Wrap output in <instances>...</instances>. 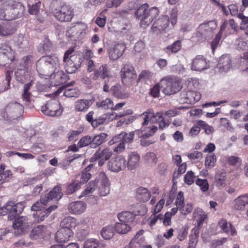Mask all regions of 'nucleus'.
Listing matches in <instances>:
<instances>
[{
  "mask_svg": "<svg viewBox=\"0 0 248 248\" xmlns=\"http://www.w3.org/2000/svg\"><path fill=\"white\" fill-rule=\"evenodd\" d=\"M36 70L40 75L49 77L55 81L65 82L66 75L60 70L58 58L55 55L46 56L40 58L36 64Z\"/></svg>",
  "mask_w": 248,
  "mask_h": 248,
  "instance_id": "nucleus-1",
  "label": "nucleus"
},
{
  "mask_svg": "<svg viewBox=\"0 0 248 248\" xmlns=\"http://www.w3.org/2000/svg\"><path fill=\"white\" fill-rule=\"evenodd\" d=\"M148 5L146 3L141 5L136 11L135 15L140 20V26L146 28L156 17L159 14V10L156 7H152L147 10Z\"/></svg>",
  "mask_w": 248,
  "mask_h": 248,
  "instance_id": "nucleus-2",
  "label": "nucleus"
},
{
  "mask_svg": "<svg viewBox=\"0 0 248 248\" xmlns=\"http://www.w3.org/2000/svg\"><path fill=\"white\" fill-rule=\"evenodd\" d=\"M87 70L89 73L93 72L91 75V78L95 81L99 78L107 80L110 79L112 78L110 68L107 64H102L98 67L93 60L88 62Z\"/></svg>",
  "mask_w": 248,
  "mask_h": 248,
  "instance_id": "nucleus-3",
  "label": "nucleus"
},
{
  "mask_svg": "<svg viewBox=\"0 0 248 248\" xmlns=\"http://www.w3.org/2000/svg\"><path fill=\"white\" fill-rule=\"evenodd\" d=\"M73 52V48L69 49L66 51L63 56L64 68L66 72L69 74L74 73L81 64L80 57L72 55Z\"/></svg>",
  "mask_w": 248,
  "mask_h": 248,
  "instance_id": "nucleus-4",
  "label": "nucleus"
},
{
  "mask_svg": "<svg viewBox=\"0 0 248 248\" xmlns=\"http://www.w3.org/2000/svg\"><path fill=\"white\" fill-rule=\"evenodd\" d=\"M161 91L165 95H171L178 92L181 89L180 82L176 78L166 77L159 82Z\"/></svg>",
  "mask_w": 248,
  "mask_h": 248,
  "instance_id": "nucleus-5",
  "label": "nucleus"
},
{
  "mask_svg": "<svg viewBox=\"0 0 248 248\" xmlns=\"http://www.w3.org/2000/svg\"><path fill=\"white\" fill-rule=\"evenodd\" d=\"M5 6L7 8L8 21L19 18L24 15L25 7L19 2L8 0L5 2Z\"/></svg>",
  "mask_w": 248,
  "mask_h": 248,
  "instance_id": "nucleus-6",
  "label": "nucleus"
},
{
  "mask_svg": "<svg viewBox=\"0 0 248 248\" xmlns=\"http://www.w3.org/2000/svg\"><path fill=\"white\" fill-rule=\"evenodd\" d=\"M24 209V205L21 202L14 204L9 202L3 207L0 208V216H8V217H24L19 216Z\"/></svg>",
  "mask_w": 248,
  "mask_h": 248,
  "instance_id": "nucleus-7",
  "label": "nucleus"
},
{
  "mask_svg": "<svg viewBox=\"0 0 248 248\" xmlns=\"http://www.w3.org/2000/svg\"><path fill=\"white\" fill-rule=\"evenodd\" d=\"M23 109L21 104L17 102H12L6 105L1 114L7 120H15L20 116Z\"/></svg>",
  "mask_w": 248,
  "mask_h": 248,
  "instance_id": "nucleus-8",
  "label": "nucleus"
},
{
  "mask_svg": "<svg viewBox=\"0 0 248 248\" xmlns=\"http://www.w3.org/2000/svg\"><path fill=\"white\" fill-rule=\"evenodd\" d=\"M52 14L56 18L61 22L70 21L74 15L73 9L67 5L52 9Z\"/></svg>",
  "mask_w": 248,
  "mask_h": 248,
  "instance_id": "nucleus-9",
  "label": "nucleus"
},
{
  "mask_svg": "<svg viewBox=\"0 0 248 248\" xmlns=\"http://www.w3.org/2000/svg\"><path fill=\"white\" fill-rule=\"evenodd\" d=\"M41 110L44 114L52 117L61 115L63 111L59 102L56 99L47 101L45 106L41 107Z\"/></svg>",
  "mask_w": 248,
  "mask_h": 248,
  "instance_id": "nucleus-10",
  "label": "nucleus"
},
{
  "mask_svg": "<svg viewBox=\"0 0 248 248\" xmlns=\"http://www.w3.org/2000/svg\"><path fill=\"white\" fill-rule=\"evenodd\" d=\"M122 81L125 85H130L137 77L136 71L133 65L129 64L124 65L120 71Z\"/></svg>",
  "mask_w": 248,
  "mask_h": 248,
  "instance_id": "nucleus-11",
  "label": "nucleus"
},
{
  "mask_svg": "<svg viewBox=\"0 0 248 248\" xmlns=\"http://www.w3.org/2000/svg\"><path fill=\"white\" fill-rule=\"evenodd\" d=\"M130 113H131V111L129 110L127 113L120 112L119 114H116L115 113L105 114L97 118L94 119L93 122L92 126L94 128H95L99 125L107 124L114 119L124 117L125 115Z\"/></svg>",
  "mask_w": 248,
  "mask_h": 248,
  "instance_id": "nucleus-12",
  "label": "nucleus"
},
{
  "mask_svg": "<svg viewBox=\"0 0 248 248\" xmlns=\"http://www.w3.org/2000/svg\"><path fill=\"white\" fill-rule=\"evenodd\" d=\"M97 181L99 183L98 186V194L100 196H106L110 192V184L104 172L101 171L98 173Z\"/></svg>",
  "mask_w": 248,
  "mask_h": 248,
  "instance_id": "nucleus-13",
  "label": "nucleus"
},
{
  "mask_svg": "<svg viewBox=\"0 0 248 248\" xmlns=\"http://www.w3.org/2000/svg\"><path fill=\"white\" fill-rule=\"evenodd\" d=\"M126 160L122 155H118L108 161L107 167L108 170L113 172H118L126 167Z\"/></svg>",
  "mask_w": 248,
  "mask_h": 248,
  "instance_id": "nucleus-14",
  "label": "nucleus"
},
{
  "mask_svg": "<svg viewBox=\"0 0 248 248\" xmlns=\"http://www.w3.org/2000/svg\"><path fill=\"white\" fill-rule=\"evenodd\" d=\"M14 58V51L7 44L0 47V65L3 66L12 62Z\"/></svg>",
  "mask_w": 248,
  "mask_h": 248,
  "instance_id": "nucleus-15",
  "label": "nucleus"
},
{
  "mask_svg": "<svg viewBox=\"0 0 248 248\" xmlns=\"http://www.w3.org/2000/svg\"><path fill=\"white\" fill-rule=\"evenodd\" d=\"M131 211H123L117 215V217H128L129 216H143L147 212L146 206L143 204H137L132 205Z\"/></svg>",
  "mask_w": 248,
  "mask_h": 248,
  "instance_id": "nucleus-16",
  "label": "nucleus"
},
{
  "mask_svg": "<svg viewBox=\"0 0 248 248\" xmlns=\"http://www.w3.org/2000/svg\"><path fill=\"white\" fill-rule=\"evenodd\" d=\"M63 193L60 186H55L49 193L41 196V202L47 203L51 200L58 201L62 197Z\"/></svg>",
  "mask_w": 248,
  "mask_h": 248,
  "instance_id": "nucleus-17",
  "label": "nucleus"
},
{
  "mask_svg": "<svg viewBox=\"0 0 248 248\" xmlns=\"http://www.w3.org/2000/svg\"><path fill=\"white\" fill-rule=\"evenodd\" d=\"M113 154L112 151L109 148H106L102 150L99 149L94 154L92 159L98 160V164L99 166H102L105 162L108 160Z\"/></svg>",
  "mask_w": 248,
  "mask_h": 248,
  "instance_id": "nucleus-18",
  "label": "nucleus"
},
{
  "mask_svg": "<svg viewBox=\"0 0 248 248\" xmlns=\"http://www.w3.org/2000/svg\"><path fill=\"white\" fill-rule=\"evenodd\" d=\"M23 66L22 64L16 65V69L15 72L16 80L21 83H24L27 81L31 80V71L24 69Z\"/></svg>",
  "mask_w": 248,
  "mask_h": 248,
  "instance_id": "nucleus-19",
  "label": "nucleus"
},
{
  "mask_svg": "<svg viewBox=\"0 0 248 248\" xmlns=\"http://www.w3.org/2000/svg\"><path fill=\"white\" fill-rule=\"evenodd\" d=\"M163 113L162 112H157L155 113L151 110L144 112L141 115V117L143 119L142 125L144 126L147 125L149 123V118L151 123H157L163 118Z\"/></svg>",
  "mask_w": 248,
  "mask_h": 248,
  "instance_id": "nucleus-20",
  "label": "nucleus"
},
{
  "mask_svg": "<svg viewBox=\"0 0 248 248\" xmlns=\"http://www.w3.org/2000/svg\"><path fill=\"white\" fill-rule=\"evenodd\" d=\"M169 18L167 16H163L156 20L153 23L152 30L156 34L164 31L168 26Z\"/></svg>",
  "mask_w": 248,
  "mask_h": 248,
  "instance_id": "nucleus-21",
  "label": "nucleus"
},
{
  "mask_svg": "<svg viewBox=\"0 0 248 248\" xmlns=\"http://www.w3.org/2000/svg\"><path fill=\"white\" fill-rule=\"evenodd\" d=\"M125 49V45L122 43L110 46L108 50L109 59L113 61L118 59L122 56Z\"/></svg>",
  "mask_w": 248,
  "mask_h": 248,
  "instance_id": "nucleus-22",
  "label": "nucleus"
},
{
  "mask_svg": "<svg viewBox=\"0 0 248 248\" xmlns=\"http://www.w3.org/2000/svg\"><path fill=\"white\" fill-rule=\"evenodd\" d=\"M217 27V22L215 20L209 21L207 23L201 24L198 27V31L205 37L209 36Z\"/></svg>",
  "mask_w": 248,
  "mask_h": 248,
  "instance_id": "nucleus-23",
  "label": "nucleus"
},
{
  "mask_svg": "<svg viewBox=\"0 0 248 248\" xmlns=\"http://www.w3.org/2000/svg\"><path fill=\"white\" fill-rule=\"evenodd\" d=\"M72 230L61 228L56 233L55 240L58 243H66L73 236Z\"/></svg>",
  "mask_w": 248,
  "mask_h": 248,
  "instance_id": "nucleus-24",
  "label": "nucleus"
},
{
  "mask_svg": "<svg viewBox=\"0 0 248 248\" xmlns=\"http://www.w3.org/2000/svg\"><path fill=\"white\" fill-rule=\"evenodd\" d=\"M50 236V232L47 230L45 226H38L34 227L31 232V237L32 239L37 238L47 239Z\"/></svg>",
  "mask_w": 248,
  "mask_h": 248,
  "instance_id": "nucleus-25",
  "label": "nucleus"
},
{
  "mask_svg": "<svg viewBox=\"0 0 248 248\" xmlns=\"http://www.w3.org/2000/svg\"><path fill=\"white\" fill-rule=\"evenodd\" d=\"M207 67V62L203 56L198 55L193 60L191 66L192 70L201 71L205 69Z\"/></svg>",
  "mask_w": 248,
  "mask_h": 248,
  "instance_id": "nucleus-26",
  "label": "nucleus"
},
{
  "mask_svg": "<svg viewBox=\"0 0 248 248\" xmlns=\"http://www.w3.org/2000/svg\"><path fill=\"white\" fill-rule=\"evenodd\" d=\"M231 66V58L229 55H223L219 58L217 68L220 72H227Z\"/></svg>",
  "mask_w": 248,
  "mask_h": 248,
  "instance_id": "nucleus-27",
  "label": "nucleus"
},
{
  "mask_svg": "<svg viewBox=\"0 0 248 248\" xmlns=\"http://www.w3.org/2000/svg\"><path fill=\"white\" fill-rule=\"evenodd\" d=\"M200 97L196 92L188 91L181 93V99L184 103L187 104H194L200 99Z\"/></svg>",
  "mask_w": 248,
  "mask_h": 248,
  "instance_id": "nucleus-28",
  "label": "nucleus"
},
{
  "mask_svg": "<svg viewBox=\"0 0 248 248\" xmlns=\"http://www.w3.org/2000/svg\"><path fill=\"white\" fill-rule=\"evenodd\" d=\"M119 221L114 225L115 231L119 234H124L128 232L131 227L128 220H122L119 218Z\"/></svg>",
  "mask_w": 248,
  "mask_h": 248,
  "instance_id": "nucleus-29",
  "label": "nucleus"
},
{
  "mask_svg": "<svg viewBox=\"0 0 248 248\" xmlns=\"http://www.w3.org/2000/svg\"><path fill=\"white\" fill-rule=\"evenodd\" d=\"M86 207V204L83 202H72L68 206L69 211L73 214L80 215L83 213Z\"/></svg>",
  "mask_w": 248,
  "mask_h": 248,
  "instance_id": "nucleus-30",
  "label": "nucleus"
},
{
  "mask_svg": "<svg viewBox=\"0 0 248 248\" xmlns=\"http://www.w3.org/2000/svg\"><path fill=\"white\" fill-rule=\"evenodd\" d=\"M248 204V193L241 195L234 201V208L238 211H244Z\"/></svg>",
  "mask_w": 248,
  "mask_h": 248,
  "instance_id": "nucleus-31",
  "label": "nucleus"
},
{
  "mask_svg": "<svg viewBox=\"0 0 248 248\" xmlns=\"http://www.w3.org/2000/svg\"><path fill=\"white\" fill-rule=\"evenodd\" d=\"M151 197V193L148 190L143 187H140L136 190V198L140 202H146Z\"/></svg>",
  "mask_w": 248,
  "mask_h": 248,
  "instance_id": "nucleus-32",
  "label": "nucleus"
},
{
  "mask_svg": "<svg viewBox=\"0 0 248 248\" xmlns=\"http://www.w3.org/2000/svg\"><path fill=\"white\" fill-rule=\"evenodd\" d=\"M140 156L137 153H131L128 157L127 168L129 170L135 169L139 164Z\"/></svg>",
  "mask_w": 248,
  "mask_h": 248,
  "instance_id": "nucleus-33",
  "label": "nucleus"
},
{
  "mask_svg": "<svg viewBox=\"0 0 248 248\" xmlns=\"http://www.w3.org/2000/svg\"><path fill=\"white\" fill-rule=\"evenodd\" d=\"M94 100L79 99L75 102L76 109L78 111H86L93 103Z\"/></svg>",
  "mask_w": 248,
  "mask_h": 248,
  "instance_id": "nucleus-34",
  "label": "nucleus"
},
{
  "mask_svg": "<svg viewBox=\"0 0 248 248\" xmlns=\"http://www.w3.org/2000/svg\"><path fill=\"white\" fill-rule=\"evenodd\" d=\"M16 29L11 23L5 22L0 24V35L8 36L15 33Z\"/></svg>",
  "mask_w": 248,
  "mask_h": 248,
  "instance_id": "nucleus-35",
  "label": "nucleus"
},
{
  "mask_svg": "<svg viewBox=\"0 0 248 248\" xmlns=\"http://www.w3.org/2000/svg\"><path fill=\"white\" fill-rule=\"evenodd\" d=\"M107 137L106 133H101L92 137V148H95L105 142Z\"/></svg>",
  "mask_w": 248,
  "mask_h": 248,
  "instance_id": "nucleus-36",
  "label": "nucleus"
},
{
  "mask_svg": "<svg viewBox=\"0 0 248 248\" xmlns=\"http://www.w3.org/2000/svg\"><path fill=\"white\" fill-rule=\"evenodd\" d=\"M78 222L76 218H63L61 222V226L62 228L68 229L72 230L75 228Z\"/></svg>",
  "mask_w": 248,
  "mask_h": 248,
  "instance_id": "nucleus-37",
  "label": "nucleus"
},
{
  "mask_svg": "<svg viewBox=\"0 0 248 248\" xmlns=\"http://www.w3.org/2000/svg\"><path fill=\"white\" fill-rule=\"evenodd\" d=\"M99 183L97 181V177L93 181H91L87 185V188L81 193L80 195L78 197L80 199L83 197L84 195H88L90 193L93 192L96 188L98 189V186Z\"/></svg>",
  "mask_w": 248,
  "mask_h": 248,
  "instance_id": "nucleus-38",
  "label": "nucleus"
},
{
  "mask_svg": "<svg viewBox=\"0 0 248 248\" xmlns=\"http://www.w3.org/2000/svg\"><path fill=\"white\" fill-rule=\"evenodd\" d=\"M33 64V58L31 55H28L24 57L19 62L17 65L22 64L23 68L31 71L32 64Z\"/></svg>",
  "mask_w": 248,
  "mask_h": 248,
  "instance_id": "nucleus-39",
  "label": "nucleus"
},
{
  "mask_svg": "<svg viewBox=\"0 0 248 248\" xmlns=\"http://www.w3.org/2000/svg\"><path fill=\"white\" fill-rule=\"evenodd\" d=\"M114 227L108 225L104 227L101 231V235L105 240L111 239L114 235Z\"/></svg>",
  "mask_w": 248,
  "mask_h": 248,
  "instance_id": "nucleus-40",
  "label": "nucleus"
},
{
  "mask_svg": "<svg viewBox=\"0 0 248 248\" xmlns=\"http://www.w3.org/2000/svg\"><path fill=\"white\" fill-rule=\"evenodd\" d=\"M15 220L14 221L13 224V227L14 229L18 230V232L19 231H20L19 233L21 234V233H23L24 232L26 231V225L25 223H24L22 218H15Z\"/></svg>",
  "mask_w": 248,
  "mask_h": 248,
  "instance_id": "nucleus-41",
  "label": "nucleus"
},
{
  "mask_svg": "<svg viewBox=\"0 0 248 248\" xmlns=\"http://www.w3.org/2000/svg\"><path fill=\"white\" fill-rule=\"evenodd\" d=\"M182 46L181 42L180 40L175 41L172 44L167 46L166 48V52L169 55L170 53H176L178 52Z\"/></svg>",
  "mask_w": 248,
  "mask_h": 248,
  "instance_id": "nucleus-42",
  "label": "nucleus"
},
{
  "mask_svg": "<svg viewBox=\"0 0 248 248\" xmlns=\"http://www.w3.org/2000/svg\"><path fill=\"white\" fill-rule=\"evenodd\" d=\"M34 2L30 1L28 4L29 12L30 14L36 15L39 12L41 1L39 0H34Z\"/></svg>",
  "mask_w": 248,
  "mask_h": 248,
  "instance_id": "nucleus-43",
  "label": "nucleus"
},
{
  "mask_svg": "<svg viewBox=\"0 0 248 248\" xmlns=\"http://www.w3.org/2000/svg\"><path fill=\"white\" fill-rule=\"evenodd\" d=\"M184 201V193L180 191L178 193L176 201L175 204L177 207H179V209L182 210V213H184V215L186 214V212L184 210V207L183 206Z\"/></svg>",
  "mask_w": 248,
  "mask_h": 248,
  "instance_id": "nucleus-44",
  "label": "nucleus"
},
{
  "mask_svg": "<svg viewBox=\"0 0 248 248\" xmlns=\"http://www.w3.org/2000/svg\"><path fill=\"white\" fill-rule=\"evenodd\" d=\"M96 106L98 108H101L103 109H112L113 103L109 98H106L105 100L101 102H97L96 103Z\"/></svg>",
  "mask_w": 248,
  "mask_h": 248,
  "instance_id": "nucleus-45",
  "label": "nucleus"
},
{
  "mask_svg": "<svg viewBox=\"0 0 248 248\" xmlns=\"http://www.w3.org/2000/svg\"><path fill=\"white\" fill-rule=\"evenodd\" d=\"M11 72L7 71L5 74V79L2 81V83L0 85V92H4L9 88L11 80Z\"/></svg>",
  "mask_w": 248,
  "mask_h": 248,
  "instance_id": "nucleus-46",
  "label": "nucleus"
},
{
  "mask_svg": "<svg viewBox=\"0 0 248 248\" xmlns=\"http://www.w3.org/2000/svg\"><path fill=\"white\" fill-rule=\"evenodd\" d=\"M120 136L122 138V142L125 144H129L132 142L134 138V132L126 133L123 132L120 133Z\"/></svg>",
  "mask_w": 248,
  "mask_h": 248,
  "instance_id": "nucleus-47",
  "label": "nucleus"
},
{
  "mask_svg": "<svg viewBox=\"0 0 248 248\" xmlns=\"http://www.w3.org/2000/svg\"><path fill=\"white\" fill-rule=\"evenodd\" d=\"M32 86V80H30V81L24 85L23 87V93H22V97L23 99H24L26 101H29L31 95V93L30 92V90L31 87Z\"/></svg>",
  "mask_w": 248,
  "mask_h": 248,
  "instance_id": "nucleus-48",
  "label": "nucleus"
},
{
  "mask_svg": "<svg viewBox=\"0 0 248 248\" xmlns=\"http://www.w3.org/2000/svg\"><path fill=\"white\" fill-rule=\"evenodd\" d=\"M197 124L204 129L205 133L208 135L212 134L214 131L213 127L208 125L204 121L199 120L197 122Z\"/></svg>",
  "mask_w": 248,
  "mask_h": 248,
  "instance_id": "nucleus-49",
  "label": "nucleus"
},
{
  "mask_svg": "<svg viewBox=\"0 0 248 248\" xmlns=\"http://www.w3.org/2000/svg\"><path fill=\"white\" fill-rule=\"evenodd\" d=\"M216 161V157L214 154H209L205 158V165L208 168H213L215 165Z\"/></svg>",
  "mask_w": 248,
  "mask_h": 248,
  "instance_id": "nucleus-50",
  "label": "nucleus"
},
{
  "mask_svg": "<svg viewBox=\"0 0 248 248\" xmlns=\"http://www.w3.org/2000/svg\"><path fill=\"white\" fill-rule=\"evenodd\" d=\"M5 167L4 164H1L0 166V181H1V183L12 175V172L9 170H4Z\"/></svg>",
  "mask_w": 248,
  "mask_h": 248,
  "instance_id": "nucleus-51",
  "label": "nucleus"
},
{
  "mask_svg": "<svg viewBox=\"0 0 248 248\" xmlns=\"http://www.w3.org/2000/svg\"><path fill=\"white\" fill-rule=\"evenodd\" d=\"M110 91H111L113 94L117 98H123L124 95L122 93V89L120 84H117L113 86L111 88Z\"/></svg>",
  "mask_w": 248,
  "mask_h": 248,
  "instance_id": "nucleus-52",
  "label": "nucleus"
},
{
  "mask_svg": "<svg viewBox=\"0 0 248 248\" xmlns=\"http://www.w3.org/2000/svg\"><path fill=\"white\" fill-rule=\"evenodd\" d=\"M92 137L86 136L80 140L78 143V145L79 147L82 148L90 145V146L92 148Z\"/></svg>",
  "mask_w": 248,
  "mask_h": 248,
  "instance_id": "nucleus-53",
  "label": "nucleus"
},
{
  "mask_svg": "<svg viewBox=\"0 0 248 248\" xmlns=\"http://www.w3.org/2000/svg\"><path fill=\"white\" fill-rule=\"evenodd\" d=\"M99 246V242L95 239H89L84 244V248H97Z\"/></svg>",
  "mask_w": 248,
  "mask_h": 248,
  "instance_id": "nucleus-54",
  "label": "nucleus"
},
{
  "mask_svg": "<svg viewBox=\"0 0 248 248\" xmlns=\"http://www.w3.org/2000/svg\"><path fill=\"white\" fill-rule=\"evenodd\" d=\"M196 184L200 187L201 190L203 192L207 191L209 188V184L206 179L198 178L196 180Z\"/></svg>",
  "mask_w": 248,
  "mask_h": 248,
  "instance_id": "nucleus-55",
  "label": "nucleus"
},
{
  "mask_svg": "<svg viewBox=\"0 0 248 248\" xmlns=\"http://www.w3.org/2000/svg\"><path fill=\"white\" fill-rule=\"evenodd\" d=\"M16 44L19 47L23 48L28 45V42L23 35L19 34L16 42Z\"/></svg>",
  "mask_w": 248,
  "mask_h": 248,
  "instance_id": "nucleus-56",
  "label": "nucleus"
},
{
  "mask_svg": "<svg viewBox=\"0 0 248 248\" xmlns=\"http://www.w3.org/2000/svg\"><path fill=\"white\" fill-rule=\"evenodd\" d=\"M80 184L78 182H74L69 185L67 187V193L68 194H71L75 191L80 188Z\"/></svg>",
  "mask_w": 248,
  "mask_h": 248,
  "instance_id": "nucleus-57",
  "label": "nucleus"
},
{
  "mask_svg": "<svg viewBox=\"0 0 248 248\" xmlns=\"http://www.w3.org/2000/svg\"><path fill=\"white\" fill-rule=\"evenodd\" d=\"M171 72L178 73L179 74H183L185 73V69L181 64H177L172 65L170 67Z\"/></svg>",
  "mask_w": 248,
  "mask_h": 248,
  "instance_id": "nucleus-58",
  "label": "nucleus"
},
{
  "mask_svg": "<svg viewBox=\"0 0 248 248\" xmlns=\"http://www.w3.org/2000/svg\"><path fill=\"white\" fill-rule=\"evenodd\" d=\"M79 94L78 91L76 89H65L63 92V95L68 97L77 96Z\"/></svg>",
  "mask_w": 248,
  "mask_h": 248,
  "instance_id": "nucleus-59",
  "label": "nucleus"
},
{
  "mask_svg": "<svg viewBox=\"0 0 248 248\" xmlns=\"http://www.w3.org/2000/svg\"><path fill=\"white\" fill-rule=\"evenodd\" d=\"M46 204V203H44L41 202V198L40 199V202H36L34 203L31 207V210L32 211H37V213L36 215L33 214V216L35 217V216L37 215L38 212H40L42 208H44L43 206H45Z\"/></svg>",
  "mask_w": 248,
  "mask_h": 248,
  "instance_id": "nucleus-60",
  "label": "nucleus"
},
{
  "mask_svg": "<svg viewBox=\"0 0 248 248\" xmlns=\"http://www.w3.org/2000/svg\"><path fill=\"white\" fill-rule=\"evenodd\" d=\"M187 156L192 160L198 161L202 158V154L201 152L194 151L191 153L188 154Z\"/></svg>",
  "mask_w": 248,
  "mask_h": 248,
  "instance_id": "nucleus-61",
  "label": "nucleus"
},
{
  "mask_svg": "<svg viewBox=\"0 0 248 248\" xmlns=\"http://www.w3.org/2000/svg\"><path fill=\"white\" fill-rule=\"evenodd\" d=\"M165 201L163 199H161L157 203L154 211V215H155L154 217H161V214H158L157 216H155V214L159 212L162 209L163 206L164 204Z\"/></svg>",
  "mask_w": 248,
  "mask_h": 248,
  "instance_id": "nucleus-62",
  "label": "nucleus"
},
{
  "mask_svg": "<svg viewBox=\"0 0 248 248\" xmlns=\"http://www.w3.org/2000/svg\"><path fill=\"white\" fill-rule=\"evenodd\" d=\"M198 235L195 232L194 234L190 235L188 248H195L198 241Z\"/></svg>",
  "mask_w": 248,
  "mask_h": 248,
  "instance_id": "nucleus-63",
  "label": "nucleus"
},
{
  "mask_svg": "<svg viewBox=\"0 0 248 248\" xmlns=\"http://www.w3.org/2000/svg\"><path fill=\"white\" fill-rule=\"evenodd\" d=\"M195 179L194 173L192 171H188L185 175L184 177L185 182L187 185H191Z\"/></svg>",
  "mask_w": 248,
  "mask_h": 248,
  "instance_id": "nucleus-64",
  "label": "nucleus"
}]
</instances>
